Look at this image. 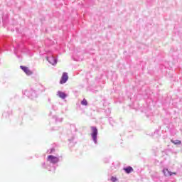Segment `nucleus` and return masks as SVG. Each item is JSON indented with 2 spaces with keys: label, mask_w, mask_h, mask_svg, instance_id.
Instances as JSON below:
<instances>
[{
  "label": "nucleus",
  "mask_w": 182,
  "mask_h": 182,
  "mask_svg": "<svg viewBox=\"0 0 182 182\" xmlns=\"http://www.w3.org/2000/svg\"><path fill=\"white\" fill-rule=\"evenodd\" d=\"M171 143H173V144H181V141L180 140H171Z\"/></svg>",
  "instance_id": "1a4fd4ad"
},
{
  "label": "nucleus",
  "mask_w": 182,
  "mask_h": 182,
  "mask_svg": "<svg viewBox=\"0 0 182 182\" xmlns=\"http://www.w3.org/2000/svg\"><path fill=\"white\" fill-rule=\"evenodd\" d=\"M111 181H112V182H116V181H117V178H116V177H112L111 178Z\"/></svg>",
  "instance_id": "9b49d317"
},
{
  "label": "nucleus",
  "mask_w": 182,
  "mask_h": 182,
  "mask_svg": "<svg viewBox=\"0 0 182 182\" xmlns=\"http://www.w3.org/2000/svg\"><path fill=\"white\" fill-rule=\"evenodd\" d=\"M164 174L166 177H168L169 176H173V174L176 175V174H177V173H176V172L171 173V171H168V169L166 168V169H164Z\"/></svg>",
  "instance_id": "423d86ee"
},
{
  "label": "nucleus",
  "mask_w": 182,
  "mask_h": 182,
  "mask_svg": "<svg viewBox=\"0 0 182 182\" xmlns=\"http://www.w3.org/2000/svg\"><path fill=\"white\" fill-rule=\"evenodd\" d=\"M46 59L48 60V62H49V63H50V65H54L58 63V60H56V58H55L53 56H51L50 58L46 57Z\"/></svg>",
  "instance_id": "20e7f679"
},
{
  "label": "nucleus",
  "mask_w": 182,
  "mask_h": 182,
  "mask_svg": "<svg viewBox=\"0 0 182 182\" xmlns=\"http://www.w3.org/2000/svg\"><path fill=\"white\" fill-rule=\"evenodd\" d=\"M69 79V76L67 73H63L61 77V80H60V85H63V83H66Z\"/></svg>",
  "instance_id": "7ed1b4c3"
},
{
  "label": "nucleus",
  "mask_w": 182,
  "mask_h": 182,
  "mask_svg": "<svg viewBox=\"0 0 182 182\" xmlns=\"http://www.w3.org/2000/svg\"><path fill=\"white\" fill-rule=\"evenodd\" d=\"M47 160L50 162L52 163L53 164H56V163H59V158L53 156V155H49L47 157Z\"/></svg>",
  "instance_id": "f257e3e1"
},
{
  "label": "nucleus",
  "mask_w": 182,
  "mask_h": 182,
  "mask_svg": "<svg viewBox=\"0 0 182 182\" xmlns=\"http://www.w3.org/2000/svg\"><path fill=\"white\" fill-rule=\"evenodd\" d=\"M57 96H59L60 99H65L66 98V94L65 92H62L60 91H58L57 92Z\"/></svg>",
  "instance_id": "6e6552de"
},
{
  "label": "nucleus",
  "mask_w": 182,
  "mask_h": 182,
  "mask_svg": "<svg viewBox=\"0 0 182 182\" xmlns=\"http://www.w3.org/2000/svg\"><path fill=\"white\" fill-rule=\"evenodd\" d=\"M20 68L21 70L24 71V73L26 74H27L28 76H31V75H32V72L31 70H29V68L28 67L23 66V65H21Z\"/></svg>",
  "instance_id": "39448f33"
},
{
  "label": "nucleus",
  "mask_w": 182,
  "mask_h": 182,
  "mask_svg": "<svg viewBox=\"0 0 182 182\" xmlns=\"http://www.w3.org/2000/svg\"><path fill=\"white\" fill-rule=\"evenodd\" d=\"M124 170L127 174H130V173L133 172V168L132 166L124 168Z\"/></svg>",
  "instance_id": "0eeeda50"
},
{
  "label": "nucleus",
  "mask_w": 182,
  "mask_h": 182,
  "mask_svg": "<svg viewBox=\"0 0 182 182\" xmlns=\"http://www.w3.org/2000/svg\"><path fill=\"white\" fill-rule=\"evenodd\" d=\"M92 133V136L95 143H97V129L95 127H91Z\"/></svg>",
  "instance_id": "f03ea898"
},
{
  "label": "nucleus",
  "mask_w": 182,
  "mask_h": 182,
  "mask_svg": "<svg viewBox=\"0 0 182 182\" xmlns=\"http://www.w3.org/2000/svg\"><path fill=\"white\" fill-rule=\"evenodd\" d=\"M81 105H82V106H87V100H86V99H83L81 102Z\"/></svg>",
  "instance_id": "9d476101"
}]
</instances>
